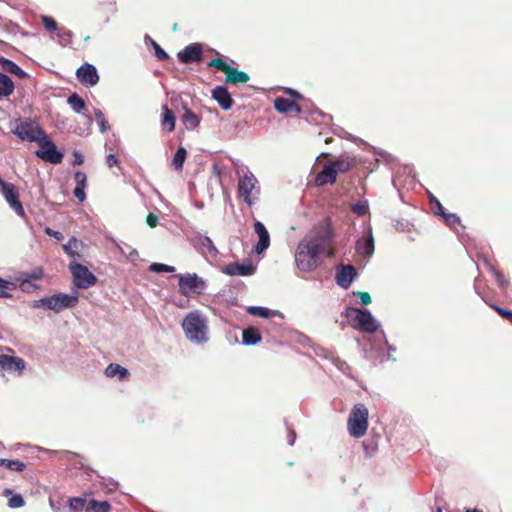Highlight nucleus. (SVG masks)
<instances>
[{"instance_id": "nucleus-23", "label": "nucleus", "mask_w": 512, "mask_h": 512, "mask_svg": "<svg viewBox=\"0 0 512 512\" xmlns=\"http://www.w3.org/2000/svg\"><path fill=\"white\" fill-rule=\"evenodd\" d=\"M182 109L184 113L181 116V121L185 125L186 129L195 130L198 128L201 122V118L196 115L185 103L182 104Z\"/></svg>"}, {"instance_id": "nucleus-41", "label": "nucleus", "mask_w": 512, "mask_h": 512, "mask_svg": "<svg viewBox=\"0 0 512 512\" xmlns=\"http://www.w3.org/2000/svg\"><path fill=\"white\" fill-rule=\"evenodd\" d=\"M490 270H491L492 274L494 275V277L496 278V281H497L498 285L500 286V288L506 289L509 286V281L505 279V276L503 275V273L500 272L499 270H497L495 267H491Z\"/></svg>"}, {"instance_id": "nucleus-20", "label": "nucleus", "mask_w": 512, "mask_h": 512, "mask_svg": "<svg viewBox=\"0 0 512 512\" xmlns=\"http://www.w3.org/2000/svg\"><path fill=\"white\" fill-rule=\"evenodd\" d=\"M212 98L223 110H229L234 104L231 94L225 86H216L212 90Z\"/></svg>"}, {"instance_id": "nucleus-60", "label": "nucleus", "mask_w": 512, "mask_h": 512, "mask_svg": "<svg viewBox=\"0 0 512 512\" xmlns=\"http://www.w3.org/2000/svg\"><path fill=\"white\" fill-rule=\"evenodd\" d=\"M466 512H483V511L479 510L477 508H474V509H467Z\"/></svg>"}, {"instance_id": "nucleus-19", "label": "nucleus", "mask_w": 512, "mask_h": 512, "mask_svg": "<svg viewBox=\"0 0 512 512\" xmlns=\"http://www.w3.org/2000/svg\"><path fill=\"white\" fill-rule=\"evenodd\" d=\"M274 108L279 112L283 114H295L299 115L302 112V109L299 104H297L295 101L283 98V97H277L274 100Z\"/></svg>"}, {"instance_id": "nucleus-17", "label": "nucleus", "mask_w": 512, "mask_h": 512, "mask_svg": "<svg viewBox=\"0 0 512 512\" xmlns=\"http://www.w3.org/2000/svg\"><path fill=\"white\" fill-rule=\"evenodd\" d=\"M356 276L357 271L354 266L340 265L336 273V282L340 287L348 289Z\"/></svg>"}, {"instance_id": "nucleus-3", "label": "nucleus", "mask_w": 512, "mask_h": 512, "mask_svg": "<svg viewBox=\"0 0 512 512\" xmlns=\"http://www.w3.org/2000/svg\"><path fill=\"white\" fill-rule=\"evenodd\" d=\"M368 419L369 411L367 407L362 403L354 405L347 420L349 434L354 438L364 436L369 425Z\"/></svg>"}, {"instance_id": "nucleus-27", "label": "nucleus", "mask_w": 512, "mask_h": 512, "mask_svg": "<svg viewBox=\"0 0 512 512\" xmlns=\"http://www.w3.org/2000/svg\"><path fill=\"white\" fill-rule=\"evenodd\" d=\"M356 251L364 257H370L374 253V239L372 234L357 242Z\"/></svg>"}, {"instance_id": "nucleus-59", "label": "nucleus", "mask_w": 512, "mask_h": 512, "mask_svg": "<svg viewBox=\"0 0 512 512\" xmlns=\"http://www.w3.org/2000/svg\"><path fill=\"white\" fill-rule=\"evenodd\" d=\"M296 439V434L294 431H290L288 435V442L290 445H293Z\"/></svg>"}, {"instance_id": "nucleus-51", "label": "nucleus", "mask_w": 512, "mask_h": 512, "mask_svg": "<svg viewBox=\"0 0 512 512\" xmlns=\"http://www.w3.org/2000/svg\"><path fill=\"white\" fill-rule=\"evenodd\" d=\"M158 216L154 213H149L146 218V223L149 227L154 228L158 224Z\"/></svg>"}, {"instance_id": "nucleus-36", "label": "nucleus", "mask_w": 512, "mask_h": 512, "mask_svg": "<svg viewBox=\"0 0 512 512\" xmlns=\"http://www.w3.org/2000/svg\"><path fill=\"white\" fill-rule=\"evenodd\" d=\"M201 246L203 249V252H207L210 256L215 257L218 253L217 248L213 244L212 240L205 236L201 239Z\"/></svg>"}, {"instance_id": "nucleus-38", "label": "nucleus", "mask_w": 512, "mask_h": 512, "mask_svg": "<svg viewBox=\"0 0 512 512\" xmlns=\"http://www.w3.org/2000/svg\"><path fill=\"white\" fill-rule=\"evenodd\" d=\"M15 288V284L12 282H9L7 280H4L0 277V297L1 298H11L12 295L7 292V290H11Z\"/></svg>"}, {"instance_id": "nucleus-63", "label": "nucleus", "mask_w": 512, "mask_h": 512, "mask_svg": "<svg viewBox=\"0 0 512 512\" xmlns=\"http://www.w3.org/2000/svg\"><path fill=\"white\" fill-rule=\"evenodd\" d=\"M172 29H173V31H177L178 30V24L174 23L173 26H172Z\"/></svg>"}, {"instance_id": "nucleus-47", "label": "nucleus", "mask_w": 512, "mask_h": 512, "mask_svg": "<svg viewBox=\"0 0 512 512\" xmlns=\"http://www.w3.org/2000/svg\"><path fill=\"white\" fill-rule=\"evenodd\" d=\"M42 24L46 28V30L52 32L58 29L57 22L49 16L42 17Z\"/></svg>"}, {"instance_id": "nucleus-64", "label": "nucleus", "mask_w": 512, "mask_h": 512, "mask_svg": "<svg viewBox=\"0 0 512 512\" xmlns=\"http://www.w3.org/2000/svg\"><path fill=\"white\" fill-rule=\"evenodd\" d=\"M31 277H32V278H35V279H38V278H40V277H41V274H39V275H37V274H33V275H31Z\"/></svg>"}, {"instance_id": "nucleus-43", "label": "nucleus", "mask_w": 512, "mask_h": 512, "mask_svg": "<svg viewBox=\"0 0 512 512\" xmlns=\"http://www.w3.org/2000/svg\"><path fill=\"white\" fill-rule=\"evenodd\" d=\"M70 508L74 511H81L86 507V500L80 497L71 498L69 501Z\"/></svg>"}, {"instance_id": "nucleus-5", "label": "nucleus", "mask_w": 512, "mask_h": 512, "mask_svg": "<svg viewBox=\"0 0 512 512\" xmlns=\"http://www.w3.org/2000/svg\"><path fill=\"white\" fill-rule=\"evenodd\" d=\"M78 303V293L76 292L74 295H68L64 293H58L52 295L50 297L41 298L39 300L34 301L33 307L39 308L44 307L48 310H52L54 312H61L67 308H73Z\"/></svg>"}, {"instance_id": "nucleus-7", "label": "nucleus", "mask_w": 512, "mask_h": 512, "mask_svg": "<svg viewBox=\"0 0 512 512\" xmlns=\"http://www.w3.org/2000/svg\"><path fill=\"white\" fill-rule=\"evenodd\" d=\"M179 292L185 297H196L206 289V282L196 273L178 275Z\"/></svg>"}, {"instance_id": "nucleus-32", "label": "nucleus", "mask_w": 512, "mask_h": 512, "mask_svg": "<svg viewBox=\"0 0 512 512\" xmlns=\"http://www.w3.org/2000/svg\"><path fill=\"white\" fill-rule=\"evenodd\" d=\"M85 510L86 512H110L111 504L108 501L92 499L87 503Z\"/></svg>"}, {"instance_id": "nucleus-25", "label": "nucleus", "mask_w": 512, "mask_h": 512, "mask_svg": "<svg viewBox=\"0 0 512 512\" xmlns=\"http://www.w3.org/2000/svg\"><path fill=\"white\" fill-rule=\"evenodd\" d=\"M84 248V243L72 237L67 244L63 245L65 253L73 258H81Z\"/></svg>"}, {"instance_id": "nucleus-30", "label": "nucleus", "mask_w": 512, "mask_h": 512, "mask_svg": "<svg viewBox=\"0 0 512 512\" xmlns=\"http://www.w3.org/2000/svg\"><path fill=\"white\" fill-rule=\"evenodd\" d=\"M14 89L15 86L11 78L0 72V98L12 95Z\"/></svg>"}, {"instance_id": "nucleus-6", "label": "nucleus", "mask_w": 512, "mask_h": 512, "mask_svg": "<svg viewBox=\"0 0 512 512\" xmlns=\"http://www.w3.org/2000/svg\"><path fill=\"white\" fill-rule=\"evenodd\" d=\"M12 132L22 141L36 142L45 139L46 132L31 119L17 120Z\"/></svg>"}, {"instance_id": "nucleus-45", "label": "nucleus", "mask_w": 512, "mask_h": 512, "mask_svg": "<svg viewBox=\"0 0 512 512\" xmlns=\"http://www.w3.org/2000/svg\"><path fill=\"white\" fill-rule=\"evenodd\" d=\"M430 204L432 206V210H433L435 215H439V216L442 217V215L445 214L444 207L442 206V204L440 203V201L436 197H434V196L430 197Z\"/></svg>"}, {"instance_id": "nucleus-24", "label": "nucleus", "mask_w": 512, "mask_h": 512, "mask_svg": "<svg viewBox=\"0 0 512 512\" xmlns=\"http://www.w3.org/2000/svg\"><path fill=\"white\" fill-rule=\"evenodd\" d=\"M176 125V117L173 111L167 106H162V115H161V127L163 130L167 132H173L175 130Z\"/></svg>"}, {"instance_id": "nucleus-2", "label": "nucleus", "mask_w": 512, "mask_h": 512, "mask_svg": "<svg viewBox=\"0 0 512 512\" xmlns=\"http://www.w3.org/2000/svg\"><path fill=\"white\" fill-rule=\"evenodd\" d=\"M181 326L189 341L198 344L208 341V321L200 311L194 310L189 312L183 319Z\"/></svg>"}, {"instance_id": "nucleus-44", "label": "nucleus", "mask_w": 512, "mask_h": 512, "mask_svg": "<svg viewBox=\"0 0 512 512\" xmlns=\"http://www.w3.org/2000/svg\"><path fill=\"white\" fill-rule=\"evenodd\" d=\"M150 270L153 272H157V273H160V272L173 273L175 271V267L169 266L166 264H162V263H153L150 266Z\"/></svg>"}, {"instance_id": "nucleus-35", "label": "nucleus", "mask_w": 512, "mask_h": 512, "mask_svg": "<svg viewBox=\"0 0 512 512\" xmlns=\"http://www.w3.org/2000/svg\"><path fill=\"white\" fill-rule=\"evenodd\" d=\"M0 465L5 466L11 471H18L21 472L26 468V465L24 462L20 460H8V459H0Z\"/></svg>"}, {"instance_id": "nucleus-4", "label": "nucleus", "mask_w": 512, "mask_h": 512, "mask_svg": "<svg viewBox=\"0 0 512 512\" xmlns=\"http://www.w3.org/2000/svg\"><path fill=\"white\" fill-rule=\"evenodd\" d=\"M350 325L361 332L373 333L377 330L378 324L368 310L356 307H349L345 311Z\"/></svg>"}, {"instance_id": "nucleus-15", "label": "nucleus", "mask_w": 512, "mask_h": 512, "mask_svg": "<svg viewBox=\"0 0 512 512\" xmlns=\"http://www.w3.org/2000/svg\"><path fill=\"white\" fill-rule=\"evenodd\" d=\"M76 76L79 82L85 86H94L99 82L96 68L89 63L81 65L76 71Z\"/></svg>"}, {"instance_id": "nucleus-34", "label": "nucleus", "mask_w": 512, "mask_h": 512, "mask_svg": "<svg viewBox=\"0 0 512 512\" xmlns=\"http://www.w3.org/2000/svg\"><path fill=\"white\" fill-rule=\"evenodd\" d=\"M67 103L76 113L81 112V110L86 107L85 101L77 93L70 95L67 99Z\"/></svg>"}, {"instance_id": "nucleus-56", "label": "nucleus", "mask_w": 512, "mask_h": 512, "mask_svg": "<svg viewBox=\"0 0 512 512\" xmlns=\"http://www.w3.org/2000/svg\"><path fill=\"white\" fill-rule=\"evenodd\" d=\"M106 164L109 168H112L113 166L118 164V159L114 154H108L106 156Z\"/></svg>"}, {"instance_id": "nucleus-40", "label": "nucleus", "mask_w": 512, "mask_h": 512, "mask_svg": "<svg viewBox=\"0 0 512 512\" xmlns=\"http://www.w3.org/2000/svg\"><path fill=\"white\" fill-rule=\"evenodd\" d=\"M489 306L497 312L499 316H501L503 319L507 320L510 324H512V311L506 310L496 304L490 303Z\"/></svg>"}, {"instance_id": "nucleus-37", "label": "nucleus", "mask_w": 512, "mask_h": 512, "mask_svg": "<svg viewBox=\"0 0 512 512\" xmlns=\"http://www.w3.org/2000/svg\"><path fill=\"white\" fill-rule=\"evenodd\" d=\"M247 312L250 315L258 316V317H262V318H269L271 316V310H269L268 308L259 307V306H251L247 309Z\"/></svg>"}, {"instance_id": "nucleus-12", "label": "nucleus", "mask_w": 512, "mask_h": 512, "mask_svg": "<svg viewBox=\"0 0 512 512\" xmlns=\"http://www.w3.org/2000/svg\"><path fill=\"white\" fill-rule=\"evenodd\" d=\"M0 192L15 213L20 217H24L25 211L19 200L17 187L12 183L6 182L0 177Z\"/></svg>"}, {"instance_id": "nucleus-14", "label": "nucleus", "mask_w": 512, "mask_h": 512, "mask_svg": "<svg viewBox=\"0 0 512 512\" xmlns=\"http://www.w3.org/2000/svg\"><path fill=\"white\" fill-rule=\"evenodd\" d=\"M177 57L183 64L201 62L203 59L202 44L192 43L187 45L183 50L178 52Z\"/></svg>"}, {"instance_id": "nucleus-31", "label": "nucleus", "mask_w": 512, "mask_h": 512, "mask_svg": "<svg viewBox=\"0 0 512 512\" xmlns=\"http://www.w3.org/2000/svg\"><path fill=\"white\" fill-rule=\"evenodd\" d=\"M242 341L245 345H254L261 341V335L256 328L249 327L243 331Z\"/></svg>"}, {"instance_id": "nucleus-10", "label": "nucleus", "mask_w": 512, "mask_h": 512, "mask_svg": "<svg viewBox=\"0 0 512 512\" xmlns=\"http://www.w3.org/2000/svg\"><path fill=\"white\" fill-rule=\"evenodd\" d=\"M318 258L319 256L309 246L300 241L295 253V262L301 271L314 270L318 265Z\"/></svg>"}, {"instance_id": "nucleus-11", "label": "nucleus", "mask_w": 512, "mask_h": 512, "mask_svg": "<svg viewBox=\"0 0 512 512\" xmlns=\"http://www.w3.org/2000/svg\"><path fill=\"white\" fill-rule=\"evenodd\" d=\"M257 179L252 173H246L239 178L238 193L248 206L254 204V199L259 194V189L256 187Z\"/></svg>"}, {"instance_id": "nucleus-22", "label": "nucleus", "mask_w": 512, "mask_h": 512, "mask_svg": "<svg viewBox=\"0 0 512 512\" xmlns=\"http://www.w3.org/2000/svg\"><path fill=\"white\" fill-rule=\"evenodd\" d=\"M254 231L259 237V241L255 246V252L261 254L265 251L270 245V236L269 233L264 226V224L260 221H255L254 223Z\"/></svg>"}, {"instance_id": "nucleus-21", "label": "nucleus", "mask_w": 512, "mask_h": 512, "mask_svg": "<svg viewBox=\"0 0 512 512\" xmlns=\"http://www.w3.org/2000/svg\"><path fill=\"white\" fill-rule=\"evenodd\" d=\"M330 162L335 168L336 174L347 173L357 166L356 157L348 154L340 155L334 161Z\"/></svg>"}, {"instance_id": "nucleus-18", "label": "nucleus", "mask_w": 512, "mask_h": 512, "mask_svg": "<svg viewBox=\"0 0 512 512\" xmlns=\"http://www.w3.org/2000/svg\"><path fill=\"white\" fill-rule=\"evenodd\" d=\"M337 181V174L331 162L326 163L322 170L315 177V185L318 187L327 184H334Z\"/></svg>"}, {"instance_id": "nucleus-1", "label": "nucleus", "mask_w": 512, "mask_h": 512, "mask_svg": "<svg viewBox=\"0 0 512 512\" xmlns=\"http://www.w3.org/2000/svg\"><path fill=\"white\" fill-rule=\"evenodd\" d=\"M334 229L329 218H326L313 227V229L304 237V242L318 256L327 254L334 255L332 244L334 240Z\"/></svg>"}, {"instance_id": "nucleus-26", "label": "nucleus", "mask_w": 512, "mask_h": 512, "mask_svg": "<svg viewBox=\"0 0 512 512\" xmlns=\"http://www.w3.org/2000/svg\"><path fill=\"white\" fill-rule=\"evenodd\" d=\"M0 66L4 71L16 75L21 79H24L28 76L27 73L16 63L3 56H0Z\"/></svg>"}, {"instance_id": "nucleus-54", "label": "nucleus", "mask_w": 512, "mask_h": 512, "mask_svg": "<svg viewBox=\"0 0 512 512\" xmlns=\"http://www.w3.org/2000/svg\"><path fill=\"white\" fill-rule=\"evenodd\" d=\"M360 301L363 305H369L372 301L371 296L368 292H357Z\"/></svg>"}, {"instance_id": "nucleus-28", "label": "nucleus", "mask_w": 512, "mask_h": 512, "mask_svg": "<svg viewBox=\"0 0 512 512\" xmlns=\"http://www.w3.org/2000/svg\"><path fill=\"white\" fill-rule=\"evenodd\" d=\"M254 272V267L252 265H243V264H229L225 268V273L231 276L241 275L247 276L251 275Z\"/></svg>"}, {"instance_id": "nucleus-29", "label": "nucleus", "mask_w": 512, "mask_h": 512, "mask_svg": "<svg viewBox=\"0 0 512 512\" xmlns=\"http://www.w3.org/2000/svg\"><path fill=\"white\" fill-rule=\"evenodd\" d=\"M105 375L107 377H117L120 381H123L128 378L129 371L119 364L111 363L106 367Z\"/></svg>"}, {"instance_id": "nucleus-39", "label": "nucleus", "mask_w": 512, "mask_h": 512, "mask_svg": "<svg viewBox=\"0 0 512 512\" xmlns=\"http://www.w3.org/2000/svg\"><path fill=\"white\" fill-rule=\"evenodd\" d=\"M149 38V41L151 43V46L153 47L154 49V53H155V56L158 60L160 61H164V60H168L170 57L168 55V53H166L161 47L160 45L154 41L153 39H151L150 37Z\"/></svg>"}, {"instance_id": "nucleus-52", "label": "nucleus", "mask_w": 512, "mask_h": 512, "mask_svg": "<svg viewBox=\"0 0 512 512\" xmlns=\"http://www.w3.org/2000/svg\"><path fill=\"white\" fill-rule=\"evenodd\" d=\"M73 194L80 202H83L86 199L85 188L75 187Z\"/></svg>"}, {"instance_id": "nucleus-49", "label": "nucleus", "mask_w": 512, "mask_h": 512, "mask_svg": "<svg viewBox=\"0 0 512 512\" xmlns=\"http://www.w3.org/2000/svg\"><path fill=\"white\" fill-rule=\"evenodd\" d=\"M58 36L65 41L66 43H70L73 37L72 31L66 28H60L58 32Z\"/></svg>"}, {"instance_id": "nucleus-42", "label": "nucleus", "mask_w": 512, "mask_h": 512, "mask_svg": "<svg viewBox=\"0 0 512 512\" xmlns=\"http://www.w3.org/2000/svg\"><path fill=\"white\" fill-rule=\"evenodd\" d=\"M443 221L449 227L454 228L456 225L460 224V218L454 213H446L442 215Z\"/></svg>"}, {"instance_id": "nucleus-50", "label": "nucleus", "mask_w": 512, "mask_h": 512, "mask_svg": "<svg viewBox=\"0 0 512 512\" xmlns=\"http://www.w3.org/2000/svg\"><path fill=\"white\" fill-rule=\"evenodd\" d=\"M352 211H353L354 213H356L357 215L362 216V215H365V214L367 213V211H368V206H367V205H365V204L357 203V204L353 205V207H352Z\"/></svg>"}, {"instance_id": "nucleus-58", "label": "nucleus", "mask_w": 512, "mask_h": 512, "mask_svg": "<svg viewBox=\"0 0 512 512\" xmlns=\"http://www.w3.org/2000/svg\"><path fill=\"white\" fill-rule=\"evenodd\" d=\"M286 93L291 95L295 99L303 98L302 95L299 92H297V91H295L293 89H286Z\"/></svg>"}, {"instance_id": "nucleus-55", "label": "nucleus", "mask_w": 512, "mask_h": 512, "mask_svg": "<svg viewBox=\"0 0 512 512\" xmlns=\"http://www.w3.org/2000/svg\"><path fill=\"white\" fill-rule=\"evenodd\" d=\"M21 289L24 291V292H31L32 290L36 289V285L32 284L30 281L28 280H24L21 285H20Z\"/></svg>"}, {"instance_id": "nucleus-8", "label": "nucleus", "mask_w": 512, "mask_h": 512, "mask_svg": "<svg viewBox=\"0 0 512 512\" xmlns=\"http://www.w3.org/2000/svg\"><path fill=\"white\" fill-rule=\"evenodd\" d=\"M208 67L215 68L225 73V82L227 84H245L250 80V76L237 68L231 67L221 58H214L208 63Z\"/></svg>"}, {"instance_id": "nucleus-48", "label": "nucleus", "mask_w": 512, "mask_h": 512, "mask_svg": "<svg viewBox=\"0 0 512 512\" xmlns=\"http://www.w3.org/2000/svg\"><path fill=\"white\" fill-rule=\"evenodd\" d=\"M74 179L76 182V187L85 188L87 185V176L84 172L77 171L74 174Z\"/></svg>"}, {"instance_id": "nucleus-13", "label": "nucleus", "mask_w": 512, "mask_h": 512, "mask_svg": "<svg viewBox=\"0 0 512 512\" xmlns=\"http://www.w3.org/2000/svg\"><path fill=\"white\" fill-rule=\"evenodd\" d=\"M40 149L35 155L45 162L51 164H60L63 160V154L58 151L57 146L45 135V139L38 142Z\"/></svg>"}, {"instance_id": "nucleus-57", "label": "nucleus", "mask_w": 512, "mask_h": 512, "mask_svg": "<svg viewBox=\"0 0 512 512\" xmlns=\"http://www.w3.org/2000/svg\"><path fill=\"white\" fill-rule=\"evenodd\" d=\"M83 163V156L79 152H74V164L81 165Z\"/></svg>"}, {"instance_id": "nucleus-33", "label": "nucleus", "mask_w": 512, "mask_h": 512, "mask_svg": "<svg viewBox=\"0 0 512 512\" xmlns=\"http://www.w3.org/2000/svg\"><path fill=\"white\" fill-rule=\"evenodd\" d=\"M187 156V151L184 147H179L173 157L172 165L177 171L183 169V165Z\"/></svg>"}, {"instance_id": "nucleus-62", "label": "nucleus", "mask_w": 512, "mask_h": 512, "mask_svg": "<svg viewBox=\"0 0 512 512\" xmlns=\"http://www.w3.org/2000/svg\"><path fill=\"white\" fill-rule=\"evenodd\" d=\"M105 130H106L105 122L102 121V123H101V131L104 132Z\"/></svg>"}, {"instance_id": "nucleus-9", "label": "nucleus", "mask_w": 512, "mask_h": 512, "mask_svg": "<svg viewBox=\"0 0 512 512\" xmlns=\"http://www.w3.org/2000/svg\"><path fill=\"white\" fill-rule=\"evenodd\" d=\"M69 270L73 276V284L78 289H88L97 282L96 276L82 264L71 262Z\"/></svg>"}, {"instance_id": "nucleus-46", "label": "nucleus", "mask_w": 512, "mask_h": 512, "mask_svg": "<svg viewBox=\"0 0 512 512\" xmlns=\"http://www.w3.org/2000/svg\"><path fill=\"white\" fill-rule=\"evenodd\" d=\"M24 503V499L20 494H13L8 500V505L11 508H20Z\"/></svg>"}, {"instance_id": "nucleus-16", "label": "nucleus", "mask_w": 512, "mask_h": 512, "mask_svg": "<svg viewBox=\"0 0 512 512\" xmlns=\"http://www.w3.org/2000/svg\"><path fill=\"white\" fill-rule=\"evenodd\" d=\"M25 369V361L16 356H10L6 354L0 355V370L15 372L21 374Z\"/></svg>"}, {"instance_id": "nucleus-61", "label": "nucleus", "mask_w": 512, "mask_h": 512, "mask_svg": "<svg viewBox=\"0 0 512 512\" xmlns=\"http://www.w3.org/2000/svg\"><path fill=\"white\" fill-rule=\"evenodd\" d=\"M95 116H96L97 118H99V117H103V113H102L101 111H98V112H96V113H95Z\"/></svg>"}, {"instance_id": "nucleus-53", "label": "nucleus", "mask_w": 512, "mask_h": 512, "mask_svg": "<svg viewBox=\"0 0 512 512\" xmlns=\"http://www.w3.org/2000/svg\"><path fill=\"white\" fill-rule=\"evenodd\" d=\"M44 231L48 236L54 237L58 241H61L63 239V234L61 232L55 231L50 227H46Z\"/></svg>"}]
</instances>
